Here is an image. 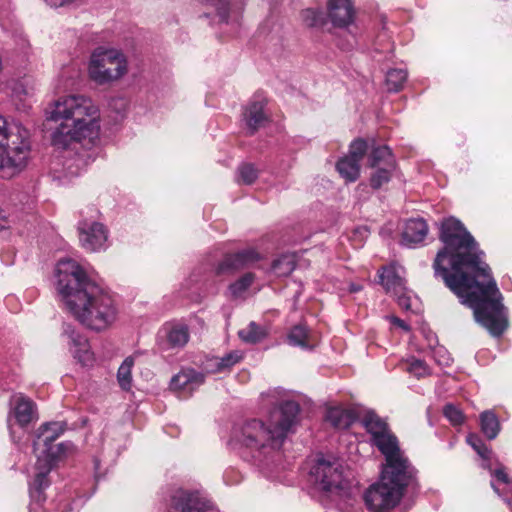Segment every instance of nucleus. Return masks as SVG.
Returning a JSON list of instances; mask_svg holds the SVG:
<instances>
[{
  "label": "nucleus",
  "mask_w": 512,
  "mask_h": 512,
  "mask_svg": "<svg viewBox=\"0 0 512 512\" xmlns=\"http://www.w3.org/2000/svg\"><path fill=\"white\" fill-rule=\"evenodd\" d=\"M439 238L444 247L434 260L435 275L442 277L461 303L473 309L479 324L492 336H501L508 327L507 310L475 239L454 217L441 222Z\"/></svg>",
  "instance_id": "f257e3e1"
},
{
  "label": "nucleus",
  "mask_w": 512,
  "mask_h": 512,
  "mask_svg": "<svg viewBox=\"0 0 512 512\" xmlns=\"http://www.w3.org/2000/svg\"><path fill=\"white\" fill-rule=\"evenodd\" d=\"M47 114L48 120L58 123L51 133V144L56 150L75 152V158H65L63 168L67 176H77L87 164L78 147L91 148L99 140L100 109L90 97L73 94L57 99Z\"/></svg>",
  "instance_id": "f03ea898"
},
{
  "label": "nucleus",
  "mask_w": 512,
  "mask_h": 512,
  "mask_svg": "<svg viewBox=\"0 0 512 512\" xmlns=\"http://www.w3.org/2000/svg\"><path fill=\"white\" fill-rule=\"evenodd\" d=\"M56 288L68 311L84 326L101 331L115 322L118 309L110 292L91 281L72 259L60 260L55 269Z\"/></svg>",
  "instance_id": "7ed1b4c3"
},
{
  "label": "nucleus",
  "mask_w": 512,
  "mask_h": 512,
  "mask_svg": "<svg viewBox=\"0 0 512 512\" xmlns=\"http://www.w3.org/2000/svg\"><path fill=\"white\" fill-rule=\"evenodd\" d=\"M299 404L286 400L274 408L269 423L251 419L234 432V439L247 451V457L258 466L268 465L279 455L283 443L298 421Z\"/></svg>",
  "instance_id": "20e7f679"
},
{
  "label": "nucleus",
  "mask_w": 512,
  "mask_h": 512,
  "mask_svg": "<svg viewBox=\"0 0 512 512\" xmlns=\"http://www.w3.org/2000/svg\"><path fill=\"white\" fill-rule=\"evenodd\" d=\"M63 432V425L59 422L46 423L39 428L33 444L37 460L34 479L30 483L32 495L41 497V491L50 485L48 475L51 470L74 451V445L70 441L54 443Z\"/></svg>",
  "instance_id": "39448f33"
},
{
  "label": "nucleus",
  "mask_w": 512,
  "mask_h": 512,
  "mask_svg": "<svg viewBox=\"0 0 512 512\" xmlns=\"http://www.w3.org/2000/svg\"><path fill=\"white\" fill-rule=\"evenodd\" d=\"M29 149V131L20 122L0 116V169H9L11 174L20 171Z\"/></svg>",
  "instance_id": "423d86ee"
},
{
  "label": "nucleus",
  "mask_w": 512,
  "mask_h": 512,
  "mask_svg": "<svg viewBox=\"0 0 512 512\" xmlns=\"http://www.w3.org/2000/svg\"><path fill=\"white\" fill-rule=\"evenodd\" d=\"M128 72V61L124 53L114 48H96L88 65V74L99 85L110 84Z\"/></svg>",
  "instance_id": "0eeeda50"
},
{
  "label": "nucleus",
  "mask_w": 512,
  "mask_h": 512,
  "mask_svg": "<svg viewBox=\"0 0 512 512\" xmlns=\"http://www.w3.org/2000/svg\"><path fill=\"white\" fill-rule=\"evenodd\" d=\"M386 463L381 472V479L395 488H399L401 493H405L410 488L413 491L419 488L417 480V470L411 464L409 459L397 446L388 452L382 453Z\"/></svg>",
  "instance_id": "6e6552de"
},
{
  "label": "nucleus",
  "mask_w": 512,
  "mask_h": 512,
  "mask_svg": "<svg viewBox=\"0 0 512 512\" xmlns=\"http://www.w3.org/2000/svg\"><path fill=\"white\" fill-rule=\"evenodd\" d=\"M311 475L324 491L342 495L346 488L343 467L337 460L329 461L323 457L318 458L311 469Z\"/></svg>",
  "instance_id": "1a4fd4ad"
},
{
  "label": "nucleus",
  "mask_w": 512,
  "mask_h": 512,
  "mask_svg": "<svg viewBox=\"0 0 512 512\" xmlns=\"http://www.w3.org/2000/svg\"><path fill=\"white\" fill-rule=\"evenodd\" d=\"M399 488L393 487L380 478L364 494L367 508L372 512H389L395 508L403 497Z\"/></svg>",
  "instance_id": "9d476101"
},
{
  "label": "nucleus",
  "mask_w": 512,
  "mask_h": 512,
  "mask_svg": "<svg viewBox=\"0 0 512 512\" xmlns=\"http://www.w3.org/2000/svg\"><path fill=\"white\" fill-rule=\"evenodd\" d=\"M10 411L8 414V428L10 436L14 442H18L21 437H16L14 426L26 428L30 423L38 419L36 404L22 393L14 394L10 400Z\"/></svg>",
  "instance_id": "9b49d317"
},
{
  "label": "nucleus",
  "mask_w": 512,
  "mask_h": 512,
  "mask_svg": "<svg viewBox=\"0 0 512 512\" xmlns=\"http://www.w3.org/2000/svg\"><path fill=\"white\" fill-rule=\"evenodd\" d=\"M361 423L371 436L372 444L381 453L388 452L399 446L397 437L389 429L387 423L375 412L367 411L361 418Z\"/></svg>",
  "instance_id": "f8f14e48"
},
{
  "label": "nucleus",
  "mask_w": 512,
  "mask_h": 512,
  "mask_svg": "<svg viewBox=\"0 0 512 512\" xmlns=\"http://www.w3.org/2000/svg\"><path fill=\"white\" fill-rule=\"evenodd\" d=\"M78 232L81 246L85 250L96 252L106 248L108 231L102 223L82 220L78 224Z\"/></svg>",
  "instance_id": "ddd939ff"
},
{
  "label": "nucleus",
  "mask_w": 512,
  "mask_h": 512,
  "mask_svg": "<svg viewBox=\"0 0 512 512\" xmlns=\"http://www.w3.org/2000/svg\"><path fill=\"white\" fill-rule=\"evenodd\" d=\"M62 340L68 346V349L74 359L84 366L93 363V353L91 352L87 338L81 334L71 324L63 325Z\"/></svg>",
  "instance_id": "4468645a"
},
{
  "label": "nucleus",
  "mask_w": 512,
  "mask_h": 512,
  "mask_svg": "<svg viewBox=\"0 0 512 512\" xmlns=\"http://www.w3.org/2000/svg\"><path fill=\"white\" fill-rule=\"evenodd\" d=\"M170 503L175 510L180 512H207L211 509V503L199 492L181 488L172 491Z\"/></svg>",
  "instance_id": "2eb2a0df"
},
{
  "label": "nucleus",
  "mask_w": 512,
  "mask_h": 512,
  "mask_svg": "<svg viewBox=\"0 0 512 512\" xmlns=\"http://www.w3.org/2000/svg\"><path fill=\"white\" fill-rule=\"evenodd\" d=\"M205 380V375L192 368L181 369L170 381L171 390L183 397L190 396Z\"/></svg>",
  "instance_id": "dca6fc26"
},
{
  "label": "nucleus",
  "mask_w": 512,
  "mask_h": 512,
  "mask_svg": "<svg viewBox=\"0 0 512 512\" xmlns=\"http://www.w3.org/2000/svg\"><path fill=\"white\" fill-rule=\"evenodd\" d=\"M260 255L254 249H245L233 255H228L220 262L215 270L216 275L232 274L237 270L249 267L259 261Z\"/></svg>",
  "instance_id": "f3484780"
},
{
  "label": "nucleus",
  "mask_w": 512,
  "mask_h": 512,
  "mask_svg": "<svg viewBox=\"0 0 512 512\" xmlns=\"http://www.w3.org/2000/svg\"><path fill=\"white\" fill-rule=\"evenodd\" d=\"M328 16L335 26L344 27L352 23L354 8L351 0H330Z\"/></svg>",
  "instance_id": "a211bd4d"
},
{
  "label": "nucleus",
  "mask_w": 512,
  "mask_h": 512,
  "mask_svg": "<svg viewBox=\"0 0 512 512\" xmlns=\"http://www.w3.org/2000/svg\"><path fill=\"white\" fill-rule=\"evenodd\" d=\"M287 342L291 346L302 349H313L317 343L314 334L304 324H297L290 329Z\"/></svg>",
  "instance_id": "6ab92c4d"
},
{
  "label": "nucleus",
  "mask_w": 512,
  "mask_h": 512,
  "mask_svg": "<svg viewBox=\"0 0 512 512\" xmlns=\"http://www.w3.org/2000/svg\"><path fill=\"white\" fill-rule=\"evenodd\" d=\"M428 233V226L423 219H409L404 226L402 241L405 245L422 242Z\"/></svg>",
  "instance_id": "aec40b11"
},
{
  "label": "nucleus",
  "mask_w": 512,
  "mask_h": 512,
  "mask_svg": "<svg viewBox=\"0 0 512 512\" xmlns=\"http://www.w3.org/2000/svg\"><path fill=\"white\" fill-rule=\"evenodd\" d=\"M264 102L262 100H253L246 107L244 113V119L246 125L251 130V133L255 132L258 128L263 126L267 120L264 112Z\"/></svg>",
  "instance_id": "412c9836"
},
{
  "label": "nucleus",
  "mask_w": 512,
  "mask_h": 512,
  "mask_svg": "<svg viewBox=\"0 0 512 512\" xmlns=\"http://www.w3.org/2000/svg\"><path fill=\"white\" fill-rule=\"evenodd\" d=\"M379 277L382 286L387 292L398 295V293L406 289L405 280L399 275V272L395 267L390 266L383 268Z\"/></svg>",
  "instance_id": "4be33fe9"
},
{
  "label": "nucleus",
  "mask_w": 512,
  "mask_h": 512,
  "mask_svg": "<svg viewBox=\"0 0 512 512\" xmlns=\"http://www.w3.org/2000/svg\"><path fill=\"white\" fill-rule=\"evenodd\" d=\"M166 338L172 348H182L189 340V330L187 325L177 323L166 328Z\"/></svg>",
  "instance_id": "5701e85b"
},
{
  "label": "nucleus",
  "mask_w": 512,
  "mask_h": 512,
  "mask_svg": "<svg viewBox=\"0 0 512 512\" xmlns=\"http://www.w3.org/2000/svg\"><path fill=\"white\" fill-rule=\"evenodd\" d=\"M336 169L345 181L355 182L360 175V162L357 159L345 156L337 162Z\"/></svg>",
  "instance_id": "b1692460"
},
{
  "label": "nucleus",
  "mask_w": 512,
  "mask_h": 512,
  "mask_svg": "<svg viewBox=\"0 0 512 512\" xmlns=\"http://www.w3.org/2000/svg\"><path fill=\"white\" fill-rule=\"evenodd\" d=\"M480 426L483 434L490 440L495 439L499 434V419L491 410H486L480 414Z\"/></svg>",
  "instance_id": "393cba45"
},
{
  "label": "nucleus",
  "mask_w": 512,
  "mask_h": 512,
  "mask_svg": "<svg viewBox=\"0 0 512 512\" xmlns=\"http://www.w3.org/2000/svg\"><path fill=\"white\" fill-rule=\"evenodd\" d=\"M370 167L394 166L395 161L387 146H378L372 150L368 158Z\"/></svg>",
  "instance_id": "a878e982"
},
{
  "label": "nucleus",
  "mask_w": 512,
  "mask_h": 512,
  "mask_svg": "<svg viewBox=\"0 0 512 512\" xmlns=\"http://www.w3.org/2000/svg\"><path fill=\"white\" fill-rule=\"evenodd\" d=\"M240 339L249 344H256L267 336V330L256 322H250L247 327L239 330Z\"/></svg>",
  "instance_id": "bb28decb"
},
{
  "label": "nucleus",
  "mask_w": 512,
  "mask_h": 512,
  "mask_svg": "<svg viewBox=\"0 0 512 512\" xmlns=\"http://www.w3.org/2000/svg\"><path fill=\"white\" fill-rule=\"evenodd\" d=\"M296 266V255L287 253L273 261L272 271L277 276H288Z\"/></svg>",
  "instance_id": "cd10ccee"
},
{
  "label": "nucleus",
  "mask_w": 512,
  "mask_h": 512,
  "mask_svg": "<svg viewBox=\"0 0 512 512\" xmlns=\"http://www.w3.org/2000/svg\"><path fill=\"white\" fill-rule=\"evenodd\" d=\"M326 420L337 429L347 428L351 423L350 414L338 407L327 409Z\"/></svg>",
  "instance_id": "c85d7f7f"
},
{
  "label": "nucleus",
  "mask_w": 512,
  "mask_h": 512,
  "mask_svg": "<svg viewBox=\"0 0 512 512\" xmlns=\"http://www.w3.org/2000/svg\"><path fill=\"white\" fill-rule=\"evenodd\" d=\"M134 366V358L127 357L120 365L117 372V380L120 387L129 391L132 387V367Z\"/></svg>",
  "instance_id": "c756f323"
},
{
  "label": "nucleus",
  "mask_w": 512,
  "mask_h": 512,
  "mask_svg": "<svg viewBox=\"0 0 512 512\" xmlns=\"http://www.w3.org/2000/svg\"><path fill=\"white\" fill-rule=\"evenodd\" d=\"M407 71L402 68L391 69L386 74L387 89L391 92H398L403 88L407 80Z\"/></svg>",
  "instance_id": "7c9ffc66"
},
{
  "label": "nucleus",
  "mask_w": 512,
  "mask_h": 512,
  "mask_svg": "<svg viewBox=\"0 0 512 512\" xmlns=\"http://www.w3.org/2000/svg\"><path fill=\"white\" fill-rule=\"evenodd\" d=\"M375 170L371 173L370 176V186L373 189H379L384 184L388 183L392 177V173L395 169L394 166H383V167H374Z\"/></svg>",
  "instance_id": "2f4dec72"
},
{
  "label": "nucleus",
  "mask_w": 512,
  "mask_h": 512,
  "mask_svg": "<svg viewBox=\"0 0 512 512\" xmlns=\"http://www.w3.org/2000/svg\"><path fill=\"white\" fill-rule=\"evenodd\" d=\"M468 444L477 452V454L484 460L482 467L484 469L491 470L488 460L491 455V450L485 445V443L477 435H469L467 437Z\"/></svg>",
  "instance_id": "473e14b6"
},
{
  "label": "nucleus",
  "mask_w": 512,
  "mask_h": 512,
  "mask_svg": "<svg viewBox=\"0 0 512 512\" xmlns=\"http://www.w3.org/2000/svg\"><path fill=\"white\" fill-rule=\"evenodd\" d=\"M237 181L242 184L251 185L258 178V170L253 164L243 163L238 167Z\"/></svg>",
  "instance_id": "72a5a7b5"
},
{
  "label": "nucleus",
  "mask_w": 512,
  "mask_h": 512,
  "mask_svg": "<svg viewBox=\"0 0 512 512\" xmlns=\"http://www.w3.org/2000/svg\"><path fill=\"white\" fill-rule=\"evenodd\" d=\"M205 6L207 10L215 11L216 15L220 18L221 21H226L228 19L229 14V4L225 0H206ZM211 11L205 13L206 16H209Z\"/></svg>",
  "instance_id": "f704fd0d"
},
{
  "label": "nucleus",
  "mask_w": 512,
  "mask_h": 512,
  "mask_svg": "<svg viewBox=\"0 0 512 512\" xmlns=\"http://www.w3.org/2000/svg\"><path fill=\"white\" fill-rule=\"evenodd\" d=\"M253 281L254 275L252 273H246L229 286L230 293L233 297L241 296L251 286Z\"/></svg>",
  "instance_id": "c9c22d12"
},
{
  "label": "nucleus",
  "mask_w": 512,
  "mask_h": 512,
  "mask_svg": "<svg viewBox=\"0 0 512 512\" xmlns=\"http://www.w3.org/2000/svg\"><path fill=\"white\" fill-rule=\"evenodd\" d=\"M301 18L308 27H318L324 23L323 13L313 8L303 10L301 12Z\"/></svg>",
  "instance_id": "e433bc0d"
},
{
  "label": "nucleus",
  "mask_w": 512,
  "mask_h": 512,
  "mask_svg": "<svg viewBox=\"0 0 512 512\" xmlns=\"http://www.w3.org/2000/svg\"><path fill=\"white\" fill-rule=\"evenodd\" d=\"M240 359L241 355L238 352L229 353L221 359L215 358L214 360H212V364L213 366H215V369L211 370V372H220L225 369H228L232 365L239 362Z\"/></svg>",
  "instance_id": "4c0bfd02"
},
{
  "label": "nucleus",
  "mask_w": 512,
  "mask_h": 512,
  "mask_svg": "<svg viewBox=\"0 0 512 512\" xmlns=\"http://www.w3.org/2000/svg\"><path fill=\"white\" fill-rule=\"evenodd\" d=\"M29 492H31V487L29 488ZM31 503L29 506V512H59L54 511L53 504L49 503L48 506H44L45 495L44 491H41V497H37L30 493Z\"/></svg>",
  "instance_id": "58836bf2"
},
{
  "label": "nucleus",
  "mask_w": 512,
  "mask_h": 512,
  "mask_svg": "<svg viewBox=\"0 0 512 512\" xmlns=\"http://www.w3.org/2000/svg\"><path fill=\"white\" fill-rule=\"evenodd\" d=\"M407 370L417 378H422L430 374L428 365L423 360L415 358H412L408 362Z\"/></svg>",
  "instance_id": "ea45409f"
},
{
  "label": "nucleus",
  "mask_w": 512,
  "mask_h": 512,
  "mask_svg": "<svg viewBox=\"0 0 512 512\" xmlns=\"http://www.w3.org/2000/svg\"><path fill=\"white\" fill-rule=\"evenodd\" d=\"M367 148L368 145L365 140L357 139L351 143L349 154L347 156L353 159H357V161L360 162L366 154Z\"/></svg>",
  "instance_id": "a19ab883"
},
{
  "label": "nucleus",
  "mask_w": 512,
  "mask_h": 512,
  "mask_svg": "<svg viewBox=\"0 0 512 512\" xmlns=\"http://www.w3.org/2000/svg\"><path fill=\"white\" fill-rule=\"evenodd\" d=\"M444 415L453 425H459L464 420L462 411L452 404L444 407Z\"/></svg>",
  "instance_id": "79ce46f5"
},
{
  "label": "nucleus",
  "mask_w": 512,
  "mask_h": 512,
  "mask_svg": "<svg viewBox=\"0 0 512 512\" xmlns=\"http://www.w3.org/2000/svg\"><path fill=\"white\" fill-rule=\"evenodd\" d=\"M433 357L435 362L442 367L450 366L453 361L449 352L443 346H438L433 350Z\"/></svg>",
  "instance_id": "37998d69"
},
{
  "label": "nucleus",
  "mask_w": 512,
  "mask_h": 512,
  "mask_svg": "<svg viewBox=\"0 0 512 512\" xmlns=\"http://www.w3.org/2000/svg\"><path fill=\"white\" fill-rule=\"evenodd\" d=\"M395 296L397 297L398 305L402 309L409 310L411 308L410 296L406 293V289Z\"/></svg>",
  "instance_id": "c03bdc74"
},
{
  "label": "nucleus",
  "mask_w": 512,
  "mask_h": 512,
  "mask_svg": "<svg viewBox=\"0 0 512 512\" xmlns=\"http://www.w3.org/2000/svg\"><path fill=\"white\" fill-rule=\"evenodd\" d=\"M493 475L497 478L498 481L504 483V484H508L509 483V477L507 475V473L504 471V469L501 467V468H498L494 471Z\"/></svg>",
  "instance_id": "a18cd8bd"
},
{
  "label": "nucleus",
  "mask_w": 512,
  "mask_h": 512,
  "mask_svg": "<svg viewBox=\"0 0 512 512\" xmlns=\"http://www.w3.org/2000/svg\"><path fill=\"white\" fill-rule=\"evenodd\" d=\"M390 321L400 327L401 329L405 330V331H409L410 330V327L408 324L405 323V321H403L402 319L398 318V317H395V316H391L390 318Z\"/></svg>",
  "instance_id": "49530a36"
},
{
  "label": "nucleus",
  "mask_w": 512,
  "mask_h": 512,
  "mask_svg": "<svg viewBox=\"0 0 512 512\" xmlns=\"http://www.w3.org/2000/svg\"><path fill=\"white\" fill-rule=\"evenodd\" d=\"M8 220L6 219V217L3 215V211L2 209L0 208V231L7 228L8 227Z\"/></svg>",
  "instance_id": "de8ad7c7"
},
{
  "label": "nucleus",
  "mask_w": 512,
  "mask_h": 512,
  "mask_svg": "<svg viewBox=\"0 0 512 512\" xmlns=\"http://www.w3.org/2000/svg\"><path fill=\"white\" fill-rule=\"evenodd\" d=\"M49 5L51 6H61L63 5L67 0H45Z\"/></svg>",
  "instance_id": "09e8293b"
},
{
  "label": "nucleus",
  "mask_w": 512,
  "mask_h": 512,
  "mask_svg": "<svg viewBox=\"0 0 512 512\" xmlns=\"http://www.w3.org/2000/svg\"><path fill=\"white\" fill-rule=\"evenodd\" d=\"M361 286L360 285H356V284H351L350 285V292H358L361 290Z\"/></svg>",
  "instance_id": "8fccbe9b"
},
{
  "label": "nucleus",
  "mask_w": 512,
  "mask_h": 512,
  "mask_svg": "<svg viewBox=\"0 0 512 512\" xmlns=\"http://www.w3.org/2000/svg\"><path fill=\"white\" fill-rule=\"evenodd\" d=\"M491 486L493 488V490L498 494V495H501L500 492H499V489L496 487V485L492 482L491 483Z\"/></svg>",
  "instance_id": "3c124183"
}]
</instances>
